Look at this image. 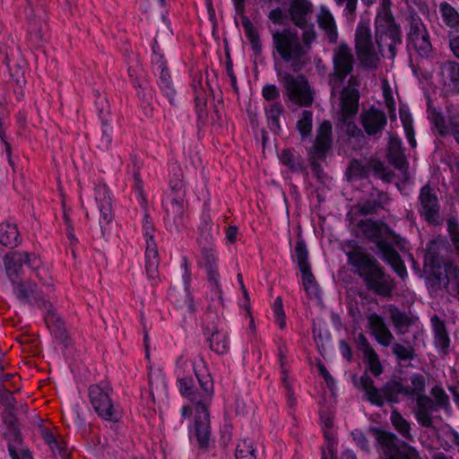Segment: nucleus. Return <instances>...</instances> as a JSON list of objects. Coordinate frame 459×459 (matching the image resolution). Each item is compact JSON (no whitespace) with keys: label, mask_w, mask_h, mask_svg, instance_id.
Masks as SVG:
<instances>
[{"label":"nucleus","mask_w":459,"mask_h":459,"mask_svg":"<svg viewBox=\"0 0 459 459\" xmlns=\"http://www.w3.org/2000/svg\"><path fill=\"white\" fill-rule=\"evenodd\" d=\"M346 255L367 290L381 297L392 295L395 281L375 256L361 252H350Z\"/></svg>","instance_id":"f257e3e1"},{"label":"nucleus","mask_w":459,"mask_h":459,"mask_svg":"<svg viewBox=\"0 0 459 459\" xmlns=\"http://www.w3.org/2000/svg\"><path fill=\"white\" fill-rule=\"evenodd\" d=\"M316 33L313 27L305 30L302 33L301 44L298 34L290 29L276 30L273 33L274 48L284 62L290 63L293 72L300 71L305 65L303 58L311 48Z\"/></svg>","instance_id":"f03ea898"},{"label":"nucleus","mask_w":459,"mask_h":459,"mask_svg":"<svg viewBox=\"0 0 459 459\" xmlns=\"http://www.w3.org/2000/svg\"><path fill=\"white\" fill-rule=\"evenodd\" d=\"M375 38L379 48L387 47L392 57L396 56V45L402 43L401 25L394 16L375 17Z\"/></svg>","instance_id":"7ed1b4c3"},{"label":"nucleus","mask_w":459,"mask_h":459,"mask_svg":"<svg viewBox=\"0 0 459 459\" xmlns=\"http://www.w3.org/2000/svg\"><path fill=\"white\" fill-rule=\"evenodd\" d=\"M87 217L97 222L104 235L106 226L113 220L111 197L105 186H97L94 195L88 200Z\"/></svg>","instance_id":"20e7f679"},{"label":"nucleus","mask_w":459,"mask_h":459,"mask_svg":"<svg viewBox=\"0 0 459 459\" xmlns=\"http://www.w3.org/2000/svg\"><path fill=\"white\" fill-rule=\"evenodd\" d=\"M435 400L427 395L416 398L415 419L420 425L426 428L432 427L434 412L449 405V397L442 388L432 389Z\"/></svg>","instance_id":"39448f33"},{"label":"nucleus","mask_w":459,"mask_h":459,"mask_svg":"<svg viewBox=\"0 0 459 459\" xmlns=\"http://www.w3.org/2000/svg\"><path fill=\"white\" fill-rule=\"evenodd\" d=\"M344 43H341L333 55V73L329 74L332 95L338 96L339 116L336 126L344 125Z\"/></svg>","instance_id":"423d86ee"},{"label":"nucleus","mask_w":459,"mask_h":459,"mask_svg":"<svg viewBox=\"0 0 459 459\" xmlns=\"http://www.w3.org/2000/svg\"><path fill=\"white\" fill-rule=\"evenodd\" d=\"M290 101L301 107H309L314 101L315 92L310 88L307 79L303 74L293 76L284 74L281 80Z\"/></svg>","instance_id":"0eeeda50"},{"label":"nucleus","mask_w":459,"mask_h":459,"mask_svg":"<svg viewBox=\"0 0 459 459\" xmlns=\"http://www.w3.org/2000/svg\"><path fill=\"white\" fill-rule=\"evenodd\" d=\"M332 125L329 121H323L318 129L316 140L308 150V161L313 171L317 177H320L322 167L319 160L326 157V153L332 147Z\"/></svg>","instance_id":"6e6552de"},{"label":"nucleus","mask_w":459,"mask_h":459,"mask_svg":"<svg viewBox=\"0 0 459 459\" xmlns=\"http://www.w3.org/2000/svg\"><path fill=\"white\" fill-rule=\"evenodd\" d=\"M418 200L419 213L429 224L438 225L440 222V202L435 190L426 184L420 187Z\"/></svg>","instance_id":"1a4fd4ad"},{"label":"nucleus","mask_w":459,"mask_h":459,"mask_svg":"<svg viewBox=\"0 0 459 459\" xmlns=\"http://www.w3.org/2000/svg\"><path fill=\"white\" fill-rule=\"evenodd\" d=\"M4 262L6 274L12 283L21 280L23 264L32 270H37L39 267V258L34 254L27 252L14 251L8 253L4 255Z\"/></svg>","instance_id":"9d476101"},{"label":"nucleus","mask_w":459,"mask_h":459,"mask_svg":"<svg viewBox=\"0 0 459 459\" xmlns=\"http://www.w3.org/2000/svg\"><path fill=\"white\" fill-rule=\"evenodd\" d=\"M143 228L146 230V248H145V270L149 279H158V266H159V254L157 245L154 242L153 236L150 233V230H153V226L150 221L148 214L144 216Z\"/></svg>","instance_id":"9b49d317"},{"label":"nucleus","mask_w":459,"mask_h":459,"mask_svg":"<svg viewBox=\"0 0 459 459\" xmlns=\"http://www.w3.org/2000/svg\"><path fill=\"white\" fill-rule=\"evenodd\" d=\"M89 399L95 411L106 420L117 421L113 418V403L107 392L98 385H91L89 387Z\"/></svg>","instance_id":"f8f14e48"},{"label":"nucleus","mask_w":459,"mask_h":459,"mask_svg":"<svg viewBox=\"0 0 459 459\" xmlns=\"http://www.w3.org/2000/svg\"><path fill=\"white\" fill-rule=\"evenodd\" d=\"M313 12L314 7L309 0H290L289 17L294 25L303 30V31L310 27L314 28L313 24L309 25Z\"/></svg>","instance_id":"ddd939ff"},{"label":"nucleus","mask_w":459,"mask_h":459,"mask_svg":"<svg viewBox=\"0 0 459 459\" xmlns=\"http://www.w3.org/2000/svg\"><path fill=\"white\" fill-rule=\"evenodd\" d=\"M195 429L199 446L207 448L211 437L210 414L206 405L201 401H197L195 404Z\"/></svg>","instance_id":"4468645a"},{"label":"nucleus","mask_w":459,"mask_h":459,"mask_svg":"<svg viewBox=\"0 0 459 459\" xmlns=\"http://www.w3.org/2000/svg\"><path fill=\"white\" fill-rule=\"evenodd\" d=\"M360 123L368 135L381 133L387 124V117L384 111L372 106L360 114Z\"/></svg>","instance_id":"2eb2a0df"},{"label":"nucleus","mask_w":459,"mask_h":459,"mask_svg":"<svg viewBox=\"0 0 459 459\" xmlns=\"http://www.w3.org/2000/svg\"><path fill=\"white\" fill-rule=\"evenodd\" d=\"M14 286V293L17 298L23 303L32 305L34 303H39L40 307L47 308L48 306L51 307V304L40 297V293L38 290V285L30 281H16L13 283Z\"/></svg>","instance_id":"dca6fc26"},{"label":"nucleus","mask_w":459,"mask_h":459,"mask_svg":"<svg viewBox=\"0 0 459 459\" xmlns=\"http://www.w3.org/2000/svg\"><path fill=\"white\" fill-rule=\"evenodd\" d=\"M381 248V260L388 264L401 280L405 281L408 278V272L401 255L392 244H382Z\"/></svg>","instance_id":"f3484780"},{"label":"nucleus","mask_w":459,"mask_h":459,"mask_svg":"<svg viewBox=\"0 0 459 459\" xmlns=\"http://www.w3.org/2000/svg\"><path fill=\"white\" fill-rule=\"evenodd\" d=\"M368 328L376 341L384 347H388L394 340V335L384 317L377 313H372L368 316Z\"/></svg>","instance_id":"a211bd4d"},{"label":"nucleus","mask_w":459,"mask_h":459,"mask_svg":"<svg viewBox=\"0 0 459 459\" xmlns=\"http://www.w3.org/2000/svg\"><path fill=\"white\" fill-rule=\"evenodd\" d=\"M359 350L363 353L367 369L369 370L373 376L379 377L383 373V367L379 356L363 334H359Z\"/></svg>","instance_id":"6ab92c4d"},{"label":"nucleus","mask_w":459,"mask_h":459,"mask_svg":"<svg viewBox=\"0 0 459 459\" xmlns=\"http://www.w3.org/2000/svg\"><path fill=\"white\" fill-rule=\"evenodd\" d=\"M432 123L440 136L445 137L452 134L459 144V118L455 117H449L446 123L443 114L434 110L432 112Z\"/></svg>","instance_id":"aec40b11"},{"label":"nucleus","mask_w":459,"mask_h":459,"mask_svg":"<svg viewBox=\"0 0 459 459\" xmlns=\"http://www.w3.org/2000/svg\"><path fill=\"white\" fill-rule=\"evenodd\" d=\"M364 236L376 245L378 254L382 252V244H390L383 236V222L373 220H365L359 222Z\"/></svg>","instance_id":"412c9836"},{"label":"nucleus","mask_w":459,"mask_h":459,"mask_svg":"<svg viewBox=\"0 0 459 459\" xmlns=\"http://www.w3.org/2000/svg\"><path fill=\"white\" fill-rule=\"evenodd\" d=\"M431 320L433 323L435 345L438 349L439 353L446 355L449 353L451 340L446 325L437 316H434Z\"/></svg>","instance_id":"4be33fe9"},{"label":"nucleus","mask_w":459,"mask_h":459,"mask_svg":"<svg viewBox=\"0 0 459 459\" xmlns=\"http://www.w3.org/2000/svg\"><path fill=\"white\" fill-rule=\"evenodd\" d=\"M359 383L365 392L366 400L372 405L382 407L385 402L382 387H376L374 380L366 373L360 377Z\"/></svg>","instance_id":"5701e85b"},{"label":"nucleus","mask_w":459,"mask_h":459,"mask_svg":"<svg viewBox=\"0 0 459 459\" xmlns=\"http://www.w3.org/2000/svg\"><path fill=\"white\" fill-rule=\"evenodd\" d=\"M406 386L400 380H389L382 386L385 401L390 404L399 403L401 395L407 397Z\"/></svg>","instance_id":"b1692460"},{"label":"nucleus","mask_w":459,"mask_h":459,"mask_svg":"<svg viewBox=\"0 0 459 459\" xmlns=\"http://www.w3.org/2000/svg\"><path fill=\"white\" fill-rule=\"evenodd\" d=\"M356 54L359 65L367 69L377 67L378 57L376 54L373 43L355 46Z\"/></svg>","instance_id":"393cba45"},{"label":"nucleus","mask_w":459,"mask_h":459,"mask_svg":"<svg viewBox=\"0 0 459 459\" xmlns=\"http://www.w3.org/2000/svg\"><path fill=\"white\" fill-rule=\"evenodd\" d=\"M441 74L445 83L452 91L459 93V63L448 61L444 64Z\"/></svg>","instance_id":"a878e982"},{"label":"nucleus","mask_w":459,"mask_h":459,"mask_svg":"<svg viewBox=\"0 0 459 459\" xmlns=\"http://www.w3.org/2000/svg\"><path fill=\"white\" fill-rule=\"evenodd\" d=\"M359 89L346 86V135L349 134V129L351 126L348 119L357 115L359 108Z\"/></svg>","instance_id":"bb28decb"},{"label":"nucleus","mask_w":459,"mask_h":459,"mask_svg":"<svg viewBox=\"0 0 459 459\" xmlns=\"http://www.w3.org/2000/svg\"><path fill=\"white\" fill-rule=\"evenodd\" d=\"M321 420L325 426L324 436L327 441L326 449L330 455V459H338L337 451L334 447L335 440L333 438V434L328 429L333 427L332 415L330 413L322 412ZM322 459H328L325 449H322Z\"/></svg>","instance_id":"cd10ccee"},{"label":"nucleus","mask_w":459,"mask_h":459,"mask_svg":"<svg viewBox=\"0 0 459 459\" xmlns=\"http://www.w3.org/2000/svg\"><path fill=\"white\" fill-rule=\"evenodd\" d=\"M20 232L15 224L3 222L0 224V243L10 248L21 243Z\"/></svg>","instance_id":"c85d7f7f"},{"label":"nucleus","mask_w":459,"mask_h":459,"mask_svg":"<svg viewBox=\"0 0 459 459\" xmlns=\"http://www.w3.org/2000/svg\"><path fill=\"white\" fill-rule=\"evenodd\" d=\"M317 22L319 27L325 31L329 41L334 43L338 34L333 18L325 7H321L320 13L317 15Z\"/></svg>","instance_id":"c756f323"},{"label":"nucleus","mask_w":459,"mask_h":459,"mask_svg":"<svg viewBox=\"0 0 459 459\" xmlns=\"http://www.w3.org/2000/svg\"><path fill=\"white\" fill-rule=\"evenodd\" d=\"M185 210L184 196L173 198L166 210L168 218L172 221L177 230L183 224Z\"/></svg>","instance_id":"7c9ffc66"},{"label":"nucleus","mask_w":459,"mask_h":459,"mask_svg":"<svg viewBox=\"0 0 459 459\" xmlns=\"http://www.w3.org/2000/svg\"><path fill=\"white\" fill-rule=\"evenodd\" d=\"M409 22V31L407 34L408 46L411 45V41L419 39V37L428 31L421 18L416 12H411L408 16Z\"/></svg>","instance_id":"2f4dec72"},{"label":"nucleus","mask_w":459,"mask_h":459,"mask_svg":"<svg viewBox=\"0 0 459 459\" xmlns=\"http://www.w3.org/2000/svg\"><path fill=\"white\" fill-rule=\"evenodd\" d=\"M427 287L434 291L441 289H446L449 285V279L444 274L442 270L426 271Z\"/></svg>","instance_id":"473e14b6"},{"label":"nucleus","mask_w":459,"mask_h":459,"mask_svg":"<svg viewBox=\"0 0 459 459\" xmlns=\"http://www.w3.org/2000/svg\"><path fill=\"white\" fill-rule=\"evenodd\" d=\"M390 420L394 429L404 438L411 439V424L396 410L392 411Z\"/></svg>","instance_id":"72a5a7b5"},{"label":"nucleus","mask_w":459,"mask_h":459,"mask_svg":"<svg viewBox=\"0 0 459 459\" xmlns=\"http://www.w3.org/2000/svg\"><path fill=\"white\" fill-rule=\"evenodd\" d=\"M301 273V278H302V284L304 286V289L307 294V296L312 299H320V291L318 288V284L316 281V278L314 274L312 273L311 269H307L300 271Z\"/></svg>","instance_id":"f704fd0d"},{"label":"nucleus","mask_w":459,"mask_h":459,"mask_svg":"<svg viewBox=\"0 0 459 459\" xmlns=\"http://www.w3.org/2000/svg\"><path fill=\"white\" fill-rule=\"evenodd\" d=\"M242 25L245 30L246 35L250 41L252 48L255 52V55H259L262 52V45L260 42L258 31L247 16L242 17Z\"/></svg>","instance_id":"c9c22d12"},{"label":"nucleus","mask_w":459,"mask_h":459,"mask_svg":"<svg viewBox=\"0 0 459 459\" xmlns=\"http://www.w3.org/2000/svg\"><path fill=\"white\" fill-rule=\"evenodd\" d=\"M313 113L310 110H303L301 117L298 120L296 128L300 134L301 141L311 138Z\"/></svg>","instance_id":"e433bc0d"},{"label":"nucleus","mask_w":459,"mask_h":459,"mask_svg":"<svg viewBox=\"0 0 459 459\" xmlns=\"http://www.w3.org/2000/svg\"><path fill=\"white\" fill-rule=\"evenodd\" d=\"M411 383L413 387L406 386L407 397L418 398L420 395H425L426 379L425 377L420 373H413L410 377Z\"/></svg>","instance_id":"4c0bfd02"},{"label":"nucleus","mask_w":459,"mask_h":459,"mask_svg":"<svg viewBox=\"0 0 459 459\" xmlns=\"http://www.w3.org/2000/svg\"><path fill=\"white\" fill-rule=\"evenodd\" d=\"M439 10L442 20L447 27L454 29L459 26V13L451 4L443 2L440 4Z\"/></svg>","instance_id":"58836bf2"},{"label":"nucleus","mask_w":459,"mask_h":459,"mask_svg":"<svg viewBox=\"0 0 459 459\" xmlns=\"http://www.w3.org/2000/svg\"><path fill=\"white\" fill-rule=\"evenodd\" d=\"M390 317L394 327L399 331L412 325V319L404 311L400 310L394 305L390 308Z\"/></svg>","instance_id":"ea45409f"},{"label":"nucleus","mask_w":459,"mask_h":459,"mask_svg":"<svg viewBox=\"0 0 459 459\" xmlns=\"http://www.w3.org/2000/svg\"><path fill=\"white\" fill-rule=\"evenodd\" d=\"M284 108L283 106L277 101H274L269 110L266 112L267 120L269 122V126L276 133L281 130V126L279 122L280 116L283 115Z\"/></svg>","instance_id":"a19ab883"},{"label":"nucleus","mask_w":459,"mask_h":459,"mask_svg":"<svg viewBox=\"0 0 459 459\" xmlns=\"http://www.w3.org/2000/svg\"><path fill=\"white\" fill-rule=\"evenodd\" d=\"M295 255L297 257L298 267L299 271L311 269L308 263V250L303 239H299L296 243Z\"/></svg>","instance_id":"79ce46f5"},{"label":"nucleus","mask_w":459,"mask_h":459,"mask_svg":"<svg viewBox=\"0 0 459 459\" xmlns=\"http://www.w3.org/2000/svg\"><path fill=\"white\" fill-rule=\"evenodd\" d=\"M411 45L413 46L420 56L427 57L432 51V45L428 31L422 33L419 39L411 41Z\"/></svg>","instance_id":"37998d69"},{"label":"nucleus","mask_w":459,"mask_h":459,"mask_svg":"<svg viewBox=\"0 0 459 459\" xmlns=\"http://www.w3.org/2000/svg\"><path fill=\"white\" fill-rule=\"evenodd\" d=\"M386 459H422L417 449L410 445H405L403 449H395L386 455Z\"/></svg>","instance_id":"c03bdc74"},{"label":"nucleus","mask_w":459,"mask_h":459,"mask_svg":"<svg viewBox=\"0 0 459 459\" xmlns=\"http://www.w3.org/2000/svg\"><path fill=\"white\" fill-rule=\"evenodd\" d=\"M372 34L368 24L359 22L355 33V46L371 44Z\"/></svg>","instance_id":"a18cd8bd"},{"label":"nucleus","mask_w":459,"mask_h":459,"mask_svg":"<svg viewBox=\"0 0 459 459\" xmlns=\"http://www.w3.org/2000/svg\"><path fill=\"white\" fill-rule=\"evenodd\" d=\"M183 266H184V270H185V274L183 275V278H184L185 290L186 292L187 306H188L189 311L191 313H195L196 309H195V306L194 297L189 290L191 273L188 269V264H187L186 257H183Z\"/></svg>","instance_id":"49530a36"},{"label":"nucleus","mask_w":459,"mask_h":459,"mask_svg":"<svg viewBox=\"0 0 459 459\" xmlns=\"http://www.w3.org/2000/svg\"><path fill=\"white\" fill-rule=\"evenodd\" d=\"M393 353L399 361L411 360L416 356L412 346H404L401 343H395L393 346Z\"/></svg>","instance_id":"de8ad7c7"},{"label":"nucleus","mask_w":459,"mask_h":459,"mask_svg":"<svg viewBox=\"0 0 459 459\" xmlns=\"http://www.w3.org/2000/svg\"><path fill=\"white\" fill-rule=\"evenodd\" d=\"M255 452L252 442L245 439L236 448V459H255Z\"/></svg>","instance_id":"09e8293b"},{"label":"nucleus","mask_w":459,"mask_h":459,"mask_svg":"<svg viewBox=\"0 0 459 459\" xmlns=\"http://www.w3.org/2000/svg\"><path fill=\"white\" fill-rule=\"evenodd\" d=\"M281 161L288 166L292 171L303 170L304 168L299 158H296L290 150H283L281 156Z\"/></svg>","instance_id":"8fccbe9b"},{"label":"nucleus","mask_w":459,"mask_h":459,"mask_svg":"<svg viewBox=\"0 0 459 459\" xmlns=\"http://www.w3.org/2000/svg\"><path fill=\"white\" fill-rule=\"evenodd\" d=\"M210 348L218 354H224L228 351L226 338L214 331L210 338Z\"/></svg>","instance_id":"3c124183"},{"label":"nucleus","mask_w":459,"mask_h":459,"mask_svg":"<svg viewBox=\"0 0 459 459\" xmlns=\"http://www.w3.org/2000/svg\"><path fill=\"white\" fill-rule=\"evenodd\" d=\"M373 431L375 438L380 446L389 447L394 445L396 438L394 433L377 428L374 429Z\"/></svg>","instance_id":"603ef678"},{"label":"nucleus","mask_w":459,"mask_h":459,"mask_svg":"<svg viewBox=\"0 0 459 459\" xmlns=\"http://www.w3.org/2000/svg\"><path fill=\"white\" fill-rule=\"evenodd\" d=\"M447 232L452 245L459 255V222L456 220L449 219L447 221Z\"/></svg>","instance_id":"864d4df0"},{"label":"nucleus","mask_w":459,"mask_h":459,"mask_svg":"<svg viewBox=\"0 0 459 459\" xmlns=\"http://www.w3.org/2000/svg\"><path fill=\"white\" fill-rule=\"evenodd\" d=\"M442 270V261L437 254H429L424 259V272Z\"/></svg>","instance_id":"5fc2aeb1"},{"label":"nucleus","mask_w":459,"mask_h":459,"mask_svg":"<svg viewBox=\"0 0 459 459\" xmlns=\"http://www.w3.org/2000/svg\"><path fill=\"white\" fill-rule=\"evenodd\" d=\"M207 271V279L211 284H212L214 290L217 293L221 292V285L220 283V273L218 271L217 265L212 266L211 268H205Z\"/></svg>","instance_id":"6e6d98bb"},{"label":"nucleus","mask_w":459,"mask_h":459,"mask_svg":"<svg viewBox=\"0 0 459 459\" xmlns=\"http://www.w3.org/2000/svg\"><path fill=\"white\" fill-rule=\"evenodd\" d=\"M273 310L275 313V319L279 324V326L283 329L286 325L285 323V313L283 310V305L280 297L276 298L273 304Z\"/></svg>","instance_id":"4d7b16f0"},{"label":"nucleus","mask_w":459,"mask_h":459,"mask_svg":"<svg viewBox=\"0 0 459 459\" xmlns=\"http://www.w3.org/2000/svg\"><path fill=\"white\" fill-rule=\"evenodd\" d=\"M262 95L267 101H274L280 98V91L274 84H266L262 90Z\"/></svg>","instance_id":"13d9d810"},{"label":"nucleus","mask_w":459,"mask_h":459,"mask_svg":"<svg viewBox=\"0 0 459 459\" xmlns=\"http://www.w3.org/2000/svg\"><path fill=\"white\" fill-rule=\"evenodd\" d=\"M179 391L182 395L188 397L192 402L196 400V394L193 392L192 386L189 385L186 378L179 379Z\"/></svg>","instance_id":"bf43d9fd"},{"label":"nucleus","mask_w":459,"mask_h":459,"mask_svg":"<svg viewBox=\"0 0 459 459\" xmlns=\"http://www.w3.org/2000/svg\"><path fill=\"white\" fill-rule=\"evenodd\" d=\"M379 207L380 204L377 201H366L359 206V212L363 215L375 214Z\"/></svg>","instance_id":"052dcab7"},{"label":"nucleus","mask_w":459,"mask_h":459,"mask_svg":"<svg viewBox=\"0 0 459 459\" xmlns=\"http://www.w3.org/2000/svg\"><path fill=\"white\" fill-rule=\"evenodd\" d=\"M402 139L397 135H390L388 140L387 155H394V152H402Z\"/></svg>","instance_id":"680f3d73"},{"label":"nucleus","mask_w":459,"mask_h":459,"mask_svg":"<svg viewBox=\"0 0 459 459\" xmlns=\"http://www.w3.org/2000/svg\"><path fill=\"white\" fill-rule=\"evenodd\" d=\"M202 255L204 260V267L211 268L216 265V257L212 248L204 247L202 249Z\"/></svg>","instance_id":"e2e57ef3"},{"label":"nucleus","mask_w":459,"mask_h":459,"mask_svg":"<svg viewBox=\"0 0 459 459\" xmlns=\"http://www.w3.org/2000/svg\"><path fill=\"white\" fill-rule=\"evenodd\" d=\"M196 377L199 380L200 385H201L202 389L204 390V392L207 395L212 394L213 392V382H212L211 376L206 375L203 377H200L198 375H196Z\"/></svg>","instance_id":"0e129e2a"},{"label":"nucleus","mask_w":459,"mask_h":459,"mask_svg":"<svg viewBox=\"0 0 459 459\" xmlns=\"http://www.w3.org/2000/svg\"><path fill=\"white\" fill-rule=\"evenodd\" d=\"M400 119L403 124V127L405 126H410L413 125V118L408 106L402 105L400 107Z\"/></svg>","instance_id":"69168bd1"},{"label":"nucleus","mask_w":459,"mask_h":459,"mask_svg":"<svg viewBox=\"0 0 459 459\" xmlns=\"http://www.w3.org/2000/svg\"><path fill=\"white\" fill-rule=\"evenodd\" d=\"M392 0H381L380 5L377 10L376 15L380 16H394L392 12Z\"/></svg>","instance_id":"338daca9"},{"label":"nucleus","mask_w":459,"mask_h":459,"mask_svg":"<svg viewBox=\"0 0 459 459\" xmlns=\"http://www.w3.org/2000/svg\"><path fill=\"white\" fill-rule=\"evenodd\" d=\"M268 17L274 24H282L286 16L281 7H276L269 13Z\"/></svg>","instance_id":"774afa93"}]
</instances>
